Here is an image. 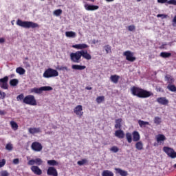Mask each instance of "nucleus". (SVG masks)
Here are the masks:
<instances>
[{
  "label": "nucleus",
  "instance_id": "33",
  "mask_svg": "<svg viewBox=\"0 0 176 176\" xmlns=\"http://www.w3.org/2000/svg\"><path fill=\"white\" fill-rule=\"evenodd\" d=\"M160 56V57H162V58H168L171 56V53H170V52H161Z\"/></svg>",
  "mask_w": 176,
  "mask_h": 176
},
{
  "label": "nucleus",
  "instance_id": "57",
  "mask_svg": "<svg viewBox=\"0 0 176 176\" xmlns=\"http://www.w3.org/2000/svg\"><path fill=\"white\" fill-rule=\"evenodd\" d=\"M5 42V38H0V43H3Z\"/></svg>",
  "mask_w": 176,
  "mask_h": 176
},
{
  "label": "nucleus",
  "instance_id": "49",
  "mask_svg": "<svg viewBox=\"0 0 176 176\" xmlns=\"http://www.w3.org/2000/svg\"><path fill=\"white\" fill-rule=\"evenodd\" d=\"M168 5H174L176 6V0H169L167 1Z\"/></svg>",
  "mask_w": 176,
  "mask_h": 176
},
{
  "label": "nucleus",
  "instance_id": "18",
  "mask_svg": "<svg viewBox=\"0 0 176 176\" xmlns=\"http://www.w3.org/2000/svg\"><path fill=\"white\" fill-rule=\"evenodd\" d=\"M28 131L30 134H38V133H42V129L40 127L35 128V127H30L28 129Z\"/></svg>",
  "mask_w": 176,
  "mask_h": 176
},
{
  "label": "nucleus",
  "instance_id": "35",
  "mask_svg": "<svg viewBox=\"0 0 176 176\" xmlns=\"http://www.w3.org/2000/svg\"><path fill=\"white\" fill-rule=\"evenodd\" d=\"M47 163L48 166H58V162L54 160H48Z\"/></svg>",
  "mask_w": 176,
  "mask_h": 176
},
{
  "label": "nucleus",
  "instance_id": "21",
  "mask_svg": "<svg viewBox=\"0 0 176 176\" xmlns=\"http://www.w3.org/2000/svg\"><path fill=\"white\" fill-rule=\"evenodd\" d=\"M119 79H120V76L116 74L110 76V80L115 85L118 83Z\"/></svg>",
  "mask_w": 176,
  "mask_h": 176
},
{
  "label": "nucleus",
  "instance_id": "30",
  "mask_svg": "<svg viewBox=\"0 0 176 176\" xmlns=\"http://www.w3.org/2000/svg\"><path fill=\"white\" fill-rule=\"evenodd\" d=\"M65 35L67 38H76V33L75 32H66Z\"/></svg>",
  "mask_w": 176,
  "mask_h": 176
},
{
  "label": "nucleus",
  "instance_id": "14",
  "mask_svg": "<svg viewBox=\"0 0 176 176\" xmlns=\"http://www.w3.org/2000/svg\"><path fill=\"white\" fill-rule=\"evenodd\" d=\"M84 8L85 10L91 12H93L94 10H98V9H100V7L98 6H94L87 3L84 5Z\"/></svg>",
  "mask_w": 176,
  "mask_h": 176
},
{
  "label": "nucleus",
  "instance_id": "7",
  "mask_svg": "<svg viewBox=\"0 0 176 176\" xmlns=\"http://www.w3.org/2000/svg\"><path fill=\"white\" fill-rule=\"evenodd\" d=\"M123 56L126 57V60L129 61V63H134L137 60V58L134 56V52L131 51H125L123 52Z\"/></svg>",
  "mask_w": 176,
  "mask_h": 176
},
{
  "label": "nucleus",
  "instance_id": "62",
  "mask_svg": "<svg viewBox=\"0 0 176 176\" xmlns=\"http://www.w3.org/2000/svg\"><path fill=\"white\" fill-rule=\"evenodd\" d=\"M52 129H57V126H52Z\"/></svg>",
  "mask_w": 176,
  "mask_h": 176
},
{
  "label": "nucleus",
  "instance_id": "36",
  "mask_svg": "<svg viewBox=\"0 0 176 176\" xmlns=\"http://www.w3.org/2000/svg\"><path fill=\"white\" fill-rule=\"evenodd\" d=\"M167 89L170 90V91H176V87L174 85L168 84L167 86Z\"/></svg>",
  "mask_w": 176,
  "mask_h": 176
},
{
  "label": "nucleus",
  "instance_id": "1",
  "mask_svg": "<svg viewBox=\"0 0 176 176\" xmlns=\"http://www.w3.org/2000/svg\"><path fill=\"white\" fill-rule=\"evenodd\" d=\"M82 57L85 60H91V55L89 54L87 50H80L70 54V60L72 63H80Z\"/></svg>",
  "mask_w": 176,
  "mask_h": 176
},
{
  "label": "nucleus",
  "instance_id": "22",
  "mask_svg": "<svg viewBox=\"0 0 176 176\" xmlns=\"http://www.w3.org/2000/svg\"><path fill=\"white\" fill-rule=\"evenodd\" d=\"M72 69L83 71V69H86V66L80 65H72Z\"/></svg>",
  "mask_w": 176,
  "mask_h": 176
},
{
  "label": "nucleus",
  "instance_id": "24",
  "mask_svg": "<svg viewBox=\"0 0 176 176\" xmlns=\"http://www.w3.org/2000/svg\"><path fill=\"white\" fill-rule=\"evenodd\" d=\"M135 146L138 151H142L144 149V144L141 141L137 142Z\"/></svg>",
  "mask_w": 176,
  "mask_h": 176
},
{
  "label": "nucleus",
  "instance_id": "59",
  "mask_svg": "<svg viewBox=\"0 0 176 176\" xmlns=\"http://www.w3.org/2000/svg\"><path fill=\"white\" fill-rule=\"evenodd\" d=\"M92 89H93V88H92L91 87H85V89H86V90H92Z\"/></svg>",
  "mask_w": 176,
  "mask_h": 176
},
{
  "label": "nucleus",
  "instance_id": "56",
  "mask_svg": "<svg viewBox=\"0 0 176 176\" xmlns=\"http://www.w3.org/2000/svg\"><path fill=\"white\" fill-rule=\"evenodd\" d=\"M0 115L1 116H3V115H6V112L5 111V110H0Z\"/></svg>",
  "mask_w": 176,
  "mask_h": 176
},
{
  "label": "nucleus",
  "instance_id": "25",
  "mask_svg": "<svg viewBox=\"0 0 176 176\" xmlns=\"http://www.w3.org/2000/svg\"><path fill=\"white\" fill-rule=\"evenodd\" d=\"M166 136L163 134H158L156 137L157 142H162V141H166Z\"/></svg>",
  "mask_w": 176,
  "mask_h": 176
},
{
  "label": "nucleus",
  "instance_id": "2",
  "mask_svg": "<svg viewBox=\"0 0 176 176\" xmlns=\"http://www.w3.org/2000/svg\"><path fill=\"white\" fill-rule=\"evenodd\" d=\"M131 93L132 96L138 97V98H148V97L153 96V93L151 91L135 86H133L131 88Z\"/></svg>",
  "mask_w": 176,
  "mask_h": 176
},
{
  "label": "nucleus",
  "instance_id": "31",
  "mask_svg": "<svg viewBox=\"0 0 176 176\" xmlns=\"http://www.w3.org/2000/svg\"><path fill=\"white\" fill-rule=\"evenodd\" d=\"M10 124L12 129V130H14V131H16V130L19 129V125L17 124V123L14 121H11L10 122Z\"/></svg>",
  "mask_w": 176,
  "mask_h": 176
},
{
  "label": "nucleus",
  "instance_id": "16",
  "mask_svg": "<svg viewBox=\"0 0 176 176\" xmlns=\"http://www.w3.org/2000/svg\"><path fill=\"white\" fill-rule=\"evenodd\" d=\"M114 135L120 140H123V138H124V131L122 129H118L115 131Z\"/></svg>",
  "mask_w": 176,
  "mask_h": 176
},
{
  "label": "nucleus",
  "instance_id": "50",
  "mask_svg": "<svg viewBox=\"0 0 176 176\" xmlns=\"http://www.w3.org/2000/svg\"><path fill=\"white\" fill-rule=\"evenodd\" d=\"M34 164H36L35 160H30L28 162V166H34Z\"/></svg>",
  "mask_w": 176,
  "mask_h": 176
},
{
  "label": "nucleus",
  "instance_id": "17",
  "mask_svg": "<svg viewBox=\"0 0 176 176\" xmlns=\"http://www.w3.org/2000/svg\"><path fill=\"white\" fill-rule=\"evenodd\" d=\"M157 102L161 105H168V100L166 97H160L157 98Z\"/></svg>",
  "mask_w": 176,
  "mask_h": 176
},
{
  "label": "nucleus",
  "instance_id": "41",
  "mask_svg": "<svg viewBox=\"0 0 176 176\" xmlns=\"http://www.w3.org/2000/svg\"><path fill=\"white\" fill-rule=\"evenodd\" d=\"M25 97H24V94H19L17 97H16V100L17 101H21V100H23V102H24V98Z\"/></svg>",
  "mask_w": 176,
  "mask_h": 176
},
{
  "label": "nucleus",
  "instance_id": "26",
  "mask_svg": "<svg viewBox=\"0 0 176 176\" xmlns=\"http://www.w3.org/2000/svg\"><path fill=\"white\" fill-rule=\"evenodd\" d=\"M165 80L168 81V85H172V83H174V78L168 74L165 76Z\"/></svg>",
  "mask_w": 176,
  "mask_h": 176
},
{
  "label": "nucleus",
  "instance_id": "12",
  "mask_svg": "<svg viewBox=\"0 0 176 176\" xmlns=\"http://www.w3.org/2000/svg\"><path fill=\"white\" fill-rule=\"evenodd\" d=\"M47 175L50 176H58V172H57V169L53 166H50L47 170Z\"/></svg>",
  "mask_w": 176,
  "mask_h": 176
},
{
  "label": "nucleus",
  "instance_id": "34",
  "mask_svg": "<svg viewBox=\"0 0 176 176\" xmlns=\"http://www.w3.org/2000/svg\"><path fill=\"white\" fill-rule=\"evenodd\" d=\"M16 73L19 74V75H24V74H25V69L23 67H17L16 69Z\"/></svg>",
  "mask_w": 176,
  "mask_h": 176
},
{
  "label": "nucleus",
  "instance_id": "60",
  "mask_svg": "<svg viewBox=\"0 0 176 176\" xmlns=\"http://www.w3.org/2000/svg\"><path fill=\"white\" fill-rule=\"evenodd\" d=\"M157 91H162V92H163L164 91L160 87H159V88L157 89Z\"/></svg>",
  "mask_w": 176,
  "mask_h": 176
},
{
  "label": "nucleus",
  "instance_id": "6",
  "mask_svg": "<svg viewBox=\"0 0 176 176\" xmlns=\"http://www.w3.org/2000/svg\"><path fill=\"white\" fill-rule=\"evenodd\" d=\"M23 104L35 107L37 105L36 99H35V96L33 95H28L23 99Z\"/></svg>",
  "mask_w": 176,
  "mask_h": 176
},
{
  "label": "nucleus",
  "instance_id": "5",
  "mask_svg": "<svg viewBox=\"0 0 176 176\" xmlns=\"http://www.w3.org/2000/svg\"><path fill=\"white\" fill-rule=\"evenodd\" d=\"M43 76V78H56L58 76V72H57L56 69H54L52 68H48L44 72Z\"/></svg>",
  "mask_w": 176,
  "mask_h": 176
},
{
  "label": "nucleus",
  "instance_id": "43",
  "mask_svg": "<svg viewBox=\"0 0 176 176\" xmlns=\"http://www.w3.org/2000/svg\"><path fill=\"white\" fill-rule=\"evenodd\" d=\"M6 149L7 151H12L13 150V144L12 143H8L6 146Z\"/></svg>",
  "mask_w": 176,
  "mask_h": 176
},
{
  "label": "nucleus",
  "instance_id": "48",
  "mask_svg": "<svg viewBox=\"0 0 176 176\" xmlns=\"http://www.w3.org/2000/svg\"><path fill=\"white\" fill-rule=\"evenodd\" d=\"M5 164H6V160L2 159L1 160H0V168L3 167Z\"/></svg>",
  "mask_w": 176,
  "mask_h": 176
},
{
  "label": "nucleus",
  "instance_id": "38",
  "mask_svg": "<svg viewBox=\"0 0 176 176\" xmlns=\"http://www.w3.org/2000/svg\"><path fill=\"white\" fill-rule=\"evenodd\" d=\"M104 49L107 53V54H108V53H111V45H104Z\"/></svg>",
  "mask_w": 176,
  "mask_h": 176
},
{
  "label": "nucleus",
  "instance_id": "4",
  "mask_svg": "<svg viewBox=\"0 0 176 176\" xmlns=\"http://www.w3.org/2000/svg\"><path fill=\"white\" fill-rule=\"evenodd\" d=\"M53 90V87L50 86L41 87L40 88H32L29 90L31 94H42L43 91H50Z\"/></svg>",
  "mask_w": 176,
  "mask_h": 176
},
{
  "label": "nucleus",
  "instance_id": "8",
  "mask_svg": "<svg viewBox=\"0 0 176 176\" xmlns=\"http://www.w3.org/2000/svg\"><path fill=\"white\" fill-rule=\"evenodd\" d=\"M163 151L165 152L166 155H168V157H170L171 159H175L176 152L174 151V148L168 146H164Z\"/></svg>",
  "mask_w": 176,
  "mask_h": 176
},
{
  "label": "nucleus",
  "instance_id": "46",
  "mask_svg": "<svg viewBox=\"0 0 176 176\" xmlns=\"http://www.w3.org/2000/svg\"><path fill=\"white\" fill-rule=\"evenodd\" d=\"M35 162L37 166H41L42 163H43V161H42V159L41 158H36L35 159Z\"/></svg>",
  "mask_w": 176,
  "mask_h": 176
},
{
  "label": "nucleus",
  "instance_id": "61",
  "mask_svg": "<svg viewBox=\"0 0 176 176\" xmlns=\"http://www.w3.org/2000/svg\"><path fill=\"white\" fill-rule=\"evenodd\" d=\"M107 1V2H113V1H115V0H106Z\"/></svg>",
  "mask_w": 176,
  "mask_h": 176
},
{
  "label": "nucleus",
  "instance_id": "42",
  "mask_svg": "<svg viewBox=\"0 0 176 176\" xmlns=\"http://www.w3.org/2000/svg\"><path fill=\"white\" fill-rule=\"evenodd\" d=\"M110 151L114 153H118V152H119V148L116 146H113L110 148Z\"/></svg>",
  "mask_w": 176,
  "mask_h": 176
},
{
  "label": "nucleus",
  "instance_id": "11",
  "mask_svg": "<svg viewBox=\"0 0 176 176\" xmlns=\"http://www.w3.org/2000/svg\"><path fill=\"white\" fill-rule=\"evenodd\" d=\"M74 113L79 118H82L83 116V107L82 105H77L74 109Z\"/></svg>",
  "mask_w": 176,
  "mask_h": 176
},
{
  "label": "nucleus",
  "instance_id": "15",
  "mask_svg": "<svg viewBox=\"0 0 176 176\" xmlns=\"http://www.w3.org/2000/svg\"><path fill=\"white\" fill-rule=\"evenodd\" d=\"M74 49H77V50H83V49H87L89 45L87 44L82 43V44H76L72 46Z\"/></svg>",
  "mask_w": 176,
  "mask_h": 176
},
{
  "label": "nucleus",
  "instance_id": "40",
  "mask_svg": "<svg viewBox=\"0 0 176 176\" xmlns=\"http://www.w3.org/2000/svg\"><path fill=\"white\" fill-rule=\"evenodd\" d=\"M57 69H58V71H69V69H68L67 66H58Z\"/></svg>",
  "mask_w": 176,
  "mask_h": 176
},
{
  "label": "nucleus",
  "instance_id": "45",
  "mask_svg": "<svg viewBox=\"0 0 176 176\" xmlns=\"http://www.w3.org/2000/svg\"><path fill=\"white\" fill-rule=\"evenodd\" d=\"M86 163H87V160H86V159H82V160L78 161L77 162L78 166H83V164H86Z\"/></svg>",
  "mask_w": 176,
  "mask_h": 176
},
{
  "label": "nucleus",
  "instance_id": "63",
  "mask_svg": "<svg viewBox=\"0 0 176 176\" xmlns=\"http://www.w3.org/2000/svg\"><path fill=\"white\" fill-rule=\"evenodd\" d=\"M174 168H176V164L173 166Z\"/></svg>",
  "mask_w": 176,
  "mask_h": 176
},
{
  "label": "nucleus",
  "instance_id": "58",
  "mask_svg": "<svg viewBox=\"0 0 176 176\" xmlns=\"http://www.w3.org/2000/svg\"><path fill=\"white\" fill-rule=\"evenodd\" d=\"M23 64H25L26 65V67H31V65H30V63H28V62H24Z\"/></svg>",
  "mask_w": 176,
  "mask_h": 176
},
{
  "label": "nucleus",
  "instance_id": "64",
  "mask_svg": "<svg viewBox=\"0 0 176 176\" xmlns=\"http://www.w3.org/2000/svg\"><path fill=\"white\" fill-rule=\"evenodd\" d=\"M142 0H137V2H141Z\"/></svg>",
  "mask_w": 176,
  "mask_h": 176
},
{
  "label": "nucleus",
  "instance_id": "9",
  "mask_svg": "<svg viewBox=\"0 0 176 176\" xmlns=\"http://www.w3.org/2000/svg\"><path fill=\"white\" fill-rule=\"evenodd\" d=\"M8 82H9V77H8V76L3 77V78H0L1 89L8 90V89H9V85L8 84Z\"/></svg>",
  "mask_w": 176,
  "mask_h": 176
},
{
  "label": "nucleus",
  "instance_id": "28",
  "mask_svg": "<svg viewBox=\"0 0 176 176\" xmlns=\"http://www.w3.org/2000/svg\"><path fill=\"white\" fill-rule=\"evenodd\" d=\"M113 172L109 170H104L102 172V176H114Z\"/></svg>",
  "mask_w": 176,
  "mask_h": 176
},
{
  "label": "nucleus",
  "instance_id": "27",
  "mask_svg": "<svg viewBox=\"0 0 176 176\" xmlns=\"http://www.w3.org/2000/svg\"><path fill=\"white\" fill-rule=\"evenodd\" d=\"M125 137L129 144H131V142H133V134H131L130 132L126 133L125 134Z\"/></svg>",
  "mask_w": 176,
  "mask_h": 176
},
{
  "label": "nucleus",
  "instance_id": "3",
  "mask_svg": "<svg viewBox=\"0 0 176 176\" xmlns=\"http://www.w3.org/2000/svg\"><path fill=\"white\" fill-rule=\"evenodd\" d=\"M16 25L22 27L23 28H39V25L32 21H25L21 19L16 21Z\"/></svg>",
  "mask_w": 176,
  "mask_h": 176
},
{
  "label": "nucleus",
  "instance_id": "53",
  "mask_svg": "<svg viewBox=\"0 0 176 176\" xmlns=\"http://www.w3.org/2000/svg\"><path fill=\"white\" fill-rule=\"evenodd\" d=\"M19 163H20V160H19V158H15L13 160L14 164H19Z\"/></svg>",
  "mask_w": 176,
  "mask_h": 176
},
{
  "label": "nucleus",
  "instance_id": "44",
  "mask_svg": "<svg viewBox=\"0 0 176 176\" xmlns=\"http://www.w3.org/2000/svg\"><path fill=\"white\" fill-rule=\"evenodd\" d=\"M63 14V10L61 9H58V10H56L54 12V14L55 16H60V14Z\"/></svg>",
  "mask_w": 176,
  "mask_h": 176
},
{
  "label": "nucleus",
  "instance_id": "39",
  "mask_svg": "<svg viewBox=\"0 0 176 176\" xmlns=\"http://www.w3.org/2000/svg\"><path fill=\"white\" fill-rule=\"evenodd\" d=\"M154 123L157 125L160 124V123H162V118L160 117H155Z\"/></svg>",
  "mask_w": 176,
  "mask_h": 176
},
{
  "label": "nucleus",
  "instance_id": "54",
  "mask_svg": "<svg viewBox=\"0 0 176 176\" xmlns=\"http://www.w3.org/2000/svg\"><path fill=\"white\" fill-rule=\"evenodd\" d=\"M158 3H167L168 2V0H157Z\"/></svg>",
  "mask_w": 176,
  "mask_h": 176
},
{
  "label": "nucleus",
  "instance_id": "10",
  "mask_svg": "<svg viewBox=\"0 0 176 176\" xmlns=\"http://www.w3.org/2000/svg\"><path fill=\"white\" fill-rule=\"evenodd\" d=\"M31 148L32 151H34V152H41V151L43 149V146L39 142H34L32 144Z\"/></svg>",
  "mask_w": 176,
  "mask_h": 176
},
{
  "label": "nucleus",
  "instance_id": "20",
  "mask_svg": "<svg viewBox=\"0 0 176 176\" xmlns=\"http://www.w3.org/2000/svg\"><path fill=\"white\" fill-rule=\"evenodd\" d=\"M132 135H133V141L134 142H138V141L141 140V136L140 135V133H138V131H134L132 133Z\"/></svg>",
  "mask_w": 176,
  "mask_h": 176
},
{
  "label": "nucleus",
  "instance_id": "51",
  "mask_svg": "<svg viewBox=\"0 0 176 176\" xmlns=\"http://www.w3.org/2000/svg\"><path fill=\"white\" fill-rule=\"evenodd\" d=\"M6 98V93L5 92H1L0 91V98H1V100H4V98Z\"/></svg>",
  "mask_w": 176,
  "mask_h": 176
},
{
  "label": "nucleus",
  "instance_id": "29",
  "mask_svg": "<svg viewBox=\"0 0 176 176\" xmlns=\"http://www.w3.org/2000/svg\"><path fill=\"white\" fill-rule=\"evenodd\" d=\"M138 124L140 127H146V126H149L151 124H149V122L140 120L138 121Z\"/></svg>",
  "mask_w": 176,
  "mask_h": 176
},
{
  "label": "nucleus",
  "instance_id": "47",
  "mask_svg": "<svg viewBox=\"0 0 176 176\" xmlns=\"http://www.w3.org/2000/svg\"><path fill=\"white\" fill-rule=\"evenodd\" d=\"M0 175L1 176H9V172H8V170H2L0 173Z\"/></svg>",
  "mask_w": 176,
  "mask_h": 176
},
{
  "label": "nucleus",
  "instance_id": "32",
  "mask_svg": "<svg viewBox=\"0 0 176 176\" xmlns=\"http://www.w3.org/2000/svg\"><path fill=\"white\" fill-rule=\"evenodd\" d=\"M10 86H12V87H14L19 85V80L14 78L10 80Z\"/></svg>",
  "mask_w": 176,
  "mask_h": 176
},
{
  "label": "nucleus",
  "instance_id": "55",
  "mask_svg": "<svg viewBox=\"0 0 176 176\" xmlns=\"http://www.w3.org/2000/svg\"><path fill=\"white\" fill-rule=\"evenodd\" d=\"M157 17H163V19H166L167 17V15L163 14H158L157 15Z\"/></svg>",
  "mask_w": 176,
  "mask_h": 176
},
{
  "label": "nucleus",
  "instance_id": "13",
  "mask_svg": "<svg viewBox=\"0 0 176 176\" xmlns=\"http://www.w3.org/2000/svg\"><path fill=\"white\" fill-rule=\"evenodd\" d=\"M30 170L35 175H42V169L38 166H32Z\"/></svg>",
  "mask_w": 176,
  "mask_h": 176
},
{
  "label": "nucleus",
  "instance_id": "19",
  "mask_svg": "<svg viewBox=\"0 0 176 176\" xmlns=\"http://www.w3.org/2000/svg\"><path fill=\"white\" fill-rule=\"evenodd\" d=\"M116 174H120L121 176H127L129 173L124 170L121 169L120 168H115Z\"/></svg>",
  "mask_w": 176,
  "mask_h": 176
},
{
  "label": "nucleus",
  "instance_id": "23",
  "mask_svg": "<svg viewBox=\"0 0 176 176\" xmlns=\"http://www.w3.org/2000/svg\"><path fill=\"white\" fill-rule=\"evenodd\" d=\"M122 122H123V120L122 118H118L116 120L115 129H122Z\"/></svg>",
  "mask_w": 176,
  "mask_h": 176
},
{
  "label": "nucleus",
  "instance_id": "52",
  "mask_svg": "<svg viewBox=\"0 0 176 176\" xmlns=\"http://www.w3.org/2000/svg\"><path fill=\"white\" fill-rule=\"evenodd\" d=\"M129 31H135V26L134 25H131L128 27Z\"/></svg>",
  "mask_w": 176,
  "mask_h": 176
},
{
  "label": "nucleus",
  "instance_id": "37",
  "mask_svg": "<svg viewBox=\"0 0 176 176\" xmlns=\"http://www.w3.org/2000/svg\"><path fill=\"white\" fill-rule=\"evenodd\" d=\"M105 100V96H98L96 98V102H98V104H101V102H102V101H104Z\"/></svg>",
  "mask_w": 176,
  "mask_h": 176
}]
</instances>
